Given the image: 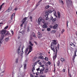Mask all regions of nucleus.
Here are the masks:
<instances>
[{
	"label": "nucleus",
	"instance_id": "nucleus-57",
	"mask_svg": "<svg viewBox=\"0 0 77 77\" xmlns=\"http://www.w3.org/2000/svg\"><path fill=\"white\" fill-rule=\"evenodd\" d=\"M31 77H34L33 75H31Z\"/></svg>",
	"mask_w": 77,
	"mask_h": 77
},
{
	"label": "nucleus",
	"instance_id": "nucleus-39",
	"mask_svg": "<svg viewBox=\"0 0 77 77\" xmlns=\"http://www.w3.org/2000/svg\"><path fill=\"white\" fill-rule=\"evenodd\" d=\"M45 60H46L47 61L48 60V58H47V57H45Z\"/></svg>",
	"mask_w": 77,
	"mask_h": 77
},
{
	"label": "nucleus",
	"instance_id": "nucleus-21",
	"mask_svg": "<svg viewBox=\"0 0 77 77\" xmlns=\"http://www.w3.org/2000/svg\"><path fill=\"white\" fill-rule=\"evenodd\" d=\"M29 44L31 46H33V44H32V43L30 41H29Z\"/></svg>",
	"mask_w": 77,
	"mask_h": 77
},
{
	"label": "nucleus",
	"instance_id": "nucleus-28",
	"mask_svg": "<svg viewBox=\"0 0 77 77\" xmlns=\"http://www.w3.org/2000/svg\"><path fill=\"white\" fill-rule=\"evenodd\" d=\"M9 38H6L5 39V41H6V42H8V41H9Z\"/></svg>",
	"mask_w": 77,
	"mask_h": 77
},
{
	"label": "nucleus",
	"instance_id": "nucleus-49",
	"mask_svg": "<svg viewBox=\"0 0 77 77\" xmlns=\"http://www.w3.org/2000/svg\"><path fill=\"white\" fill-rule=\"evenodd\" d=\"M63 72H65V69H63V70H62Z\"/></svg>",
	"mask_w": 77,
	"mask_h": 77
},
{
	"label": "nucleus",
	"instance_id": "nucleus-61",
	"mask_svg": "<svg viewBox=\"0 0 77 77\" xmlns=\"http://www.w3.org/2000/svg\"><path fill=\"white\" fill-rule=\"evenodd\" d=\"M68 23H69V22L68 21H67V26H68Z\"/></svg>",
	"mask_w": 77,
	"mask_h": 77
},
{
	"label": "nucleus",
	"instance_id": "nucleus-64",
	"mask_svg": "<svg viewBox=\"0 0 77 77\" xmlns=\"http://www.w3.org/2000/svg\"><path fill=\"white\" fill-rule=\"evenodd\" d=\"M75 33H76V35H77V31H76V32Z\"/></svg>",
	"mask_w": 77,
	"mask_h": 77
},
{
	"label": "nucleus",
	"instance_id": "nucleus-20",
	"mask_svg": "<svg viewBox=\"0 0 77 77\" xmlns=\"http://www.w3.org/2000/svg\"><path fill=\"white\" fill-rule=\"evenodd\" d=\"M20 48H19L17 50V53H18V54H20Z\"/></svg>",
	"mask_w": 77,
	"mask_h": 77
},
{
	"label": "nucleus",
	"instance_id": "nucleus-29",
	"mask_svg": "<svg viewBox=\"0 0 77 77\" xmlns=\"http://www.w3.org/2000/svg\"><path fill=\"white\" fill-rule=\"evenodd\" d=\"M12 9V7H10L8 8V10H10V11H11Z\"/></svg>",
	"mask_w": 77,
	"mask_h": 77
},
{
	"label": "nucleus",
	"instance_id": "nucleus-34",
	"mask_svg": "<svg viewBox=\"0 0 77 77\" xmlns=\"http://www.w3.org/2000/svg\"><path fill=\"white\" fill-rule=\"evenodd\" d=\"M75 56H73V58H72V61H74V59H75Z\"/></svg>",
	"mask_w": 77,
	"mask_h": 77
},
{
	"label": "nucleus",
	"instance_id": "nucleus-3",
	"mask_svg": "<svg viewBox=\"0 0 77 77\" xmlns=\"http://www.w3.org/2000/svg\"><path fill=\"white\" fill-rule=\"evenodd\" d=\"M44 70H45V67H43L42 69H40V73L41 75H43V72L44 71Z\"/></svg>",
	"mask_w": 77,
	"mask_h": 77
},
{
	"label": "nucleus",
	"instance_id": "nucleus-2",
	"mask_svg": "<svg viewBox=\"0 0 77 77\" xmlns=\"http://www.w3.org/2000/svg\"><path fill=\"white\" fill-rule=\"evenodd\" d=\"M45 12L46 14H47L45 16L44 18V20H45L46 21H47V20H49V18H48V16L49 12L48 11H46Z\"/></svg>",
	"mask_w": 77,
	"mask_h": 77
},
{
	"label": "nucleus",
	"instance_id": "nucleus-36",
	"mask_svg": "<svg viewBox=\"0 0 77 77\" xmlns=\"http://www.w3.org/2000/svg\"><path fill=\"white\" fill-rule=\"evenodd\" d=\"M57 48H57V47H55V50H56V53H57Z\"/></svg>",
	"mask_w": 77,
	"mask_h": 77
},
{
	"label": "nucleus",
	"instance_id": "nucleus-62",
	"mask_svg": "<svg viewBox=\"0 0 77 77\" xmlns=\"http://www.w3.org/2000/svg\"><path fill=\"white\" fill-rule=\"evenodd\" d=\"M27 2V3H29V2H30V1L29 0H28Z\"/></svg>",
	"mask_w": 77,
	"mask_h": 77
},
{
	"label": "nucleus",
	"instance_id": "nucleus-12",
	"mask_svg": "<svg viewBox=\"0 0 77 77\" xmlns=\"http://www.w3.org/2000/svg\"><path fill=\"white\" fill-rule=\"evenodd\" d=\"M5 70H4L1 73L0 75L1 77H3L5 74V73H4V72H5Z\"/></svg>",
	"mask_w": 77,
	"mask_h": 77
},
{
	"label": "nucleus",
	"instance_id": "nucleus-45",
	"mask_svg": "<svg viewBox=\"0 0 77 77\" xmlns=\"http://www.w3.org/2000/svg\"><path fill=\"white\" fill-rule=\"evenodd\" d=\"M26 64H24V68L25 69L26 68Z\"/></svg>",
	"mask_w": 77,
	"mask_h": 77
},
{
	"label": "nucleus",
	"instance_id": "nucleus-16",
	"mask_svg": "<svg viewBox=\"0 0 77 77\" xmlns=\"http://www.w3.org/2000/svg\"><path fill=\"white\" fill-rule=\"evenodd\" d=\"M15 13H13L12 14V15L11 16V20H12V18H13V17L14 16H15Z\"/></svg>",
	"mask_w": 77,
	"mask_h": 77
},
{
	"label": "nucleus",
	"instance_id": "nucleus-11",
	"mask_svg": "<svg viewBox=\"0 0 77 77\" xmlns=\"http://www.w3.org/2000/svg\"><path fill=\"white\" fill-rule=\"evenodd\" d=\"M58 26V25L57 24H56L53 27V29H56L57 28V26Z\"/></svg>",
	"mask_w": 77,
	"mask_h": 77
},
{
	"label": "nucleus",
	"instance_id": "nucleus-15",
	"mask_svg": "<svg viewBox=\"0 0 77 77\" xmlns=\"http://www.w3.org/2000/svg\"><path fill=\"white\" fill-rule=\"evenodd\" d=\"M57 14H58V18H60V12H58Z\"/></svg>",
	"mask_w": 77,
	"mask_h": 77
},
{
	"label": "nucleus",
	"instance_id": "nucleus-54",
	"mask_svg": "<svg viewBox=\"0 0 77 77\" xmlns=\"http://www.w3.org/2000/svg\"><path fill=\"white\" fill-rule=\"evenodd\" d=\"M14 10H15V11H17V10H18V8H16L14 9Z\"/></svg>",
	"mask_w": 77,
	"mask_h": 77
},
{
	"label": "nucleus",
	"instance_id": "nucleus-51",
	"mask_svg": "<svg viewBox=\"0 0 77 77\" xmlns=\"http://www.w3.org/2000/svg\"><path fill=\"white\" fill-rule=\"evenodd\" d=\"M29 28H27V32H29Z\"/></svg>",
	"mask_w": 77,
	"mask_h": 77
},
{
	"label": "nucleus",
	"instance_id": "nucleus-60",
	"mask_svg": "<svg viewBox=\"0 0 77 77\" xmlns=\"http://www.w3.org/2000/svg\"><path fill=\"white\" fill-rule=\"evenodd\" d=\"M23 24H24V23H22V24H21V25H20V26H21V27H23Z\"/></svg>",
	"mask_w": 77,
	"mask_h": 77
},
{
	"label": "nucleus",
	"instance_id": "nucleus-47",
	"mask_svg": "<svg viewBox=\"0 0 77 77\" xmlns=\"http://www.w3.org/2000/svg\"><path fill=\"white\" fill-rule=\"evenodd\" d=\"M42 0H40L38 2V3H40L41 2H42Z\"/></svg>",
	"mask_w": 77,
	"mask_h": 77
},
{
	"label": "nucleus",
	"instance_id": "nucleus-46",
	"mask_svg": "<svg viewBox=\"0 0 77 77\" xmlns=\"http://www.w3.org/2000/svg\"><path fill=\"white\" fill-rule=\"evenodd\" d=\"M48 65H50V64H51V63H50V62L48 61Z\"/></svg>",
	"mask_w": 77,
	"mask_h": 77
},
{
	"label": "nucleus",
	"instance_id": "nucleus-27",
	"mask_svg": "<svg viewBox=\"0 0 77 77\" xmlns=\"http://www.w3.org/2000/svg\"><path fill=\"white\" fill-rule=\"evenodd\" d=\"M38 38H41V37H42V34H40V35H38Z\"/></svg>",
	"mask_w": 77,
	"mask_h": 77
},
{
	"label": "nucleus",
	"instance_id": "nucleus-13",
	"mask_svg": "<svg viewBox=\"0 0 77 77\" xmlns=\"http://www.w3.org/2000/svg\"><path fill=\"white\" fill-rule=\"evenodd\" d=\"M57 57V53H56V54L55 55H54L53 57L54 60Z\"/></svg>",
	"mask_w": 77,
	"mask_h": 77
},
{
	"label": "nucleus",
	"instance_id": "nucleus-48",
	"mask_svg": "<svg viewBox=\"0 0 77 77\" xmlns=\"http://www.w3.org/2000/svg\"><path fill=\"white\" fill-rule=\"evenodd\" d=\"M3 5H4V4H2L1 5V6H0V8H2V6H3Z\"/></svg>",
	"mask_w": 77,
	"mask_h": 77
},
{
	"label": "nucleus",
	"instance_id": "nucleus-26",
	"mask_svg": "<svg viewBox=\"0 0 77 77\" xmlns=\"http://www.w3.org/2000/svg\"><path fill=\"white\" fill-rule=\"evenodd\" d=\"M18 58H17L16 59V63H18Z\"/></svg>",
	"mask_w": 77,
	"mask_h": 77
},
{
	"label": "nucleus",
	"instance_id": "nucleus-9",
	"mask_svg": "<svg viewBox=\"0 0 77 77\" xmlns=\"http://www.w3.org/2000/svg\"><path fill=\"white\" fill-rule=\"evenodd\" d=\"M53 42H52L51 43V44H52L53 45H56V44H57V43L56 42V40H53Z\"/></svg>",
	"mask_w": 77,
	"mask_h": 77
},
{
	"label": "nucleus",
	"instance_id": "nucleus-38",
	"mask_svg": "<svg viewBox=\"0 0 77 77\" xmlns=\"http://www.w3.org/2000/svg\"><path fill=\"white\" fill-rule=\"evenodd\" d=\"M29 18H30V19L31 20V21H32V16H30V17H29Z\"/></svg>",
	"mask_w": 77,
	"mask_h": 77
},
{
	"label": "nucleus",
	"instance_id": "nucleus-24",
	"mask_svg": "<svg viewBox=\"0 0 77 77\" xmlns=\"http://www.w3.org/2000/svg\"><path fill=\"white\" fill-rule=\"evenodd\" d=\"M39 69H40V68H38V69H36L38 73H40V72H39V71H40V70H39Z\"/></svg>",
	"mask_w": 77,
	"mask_h": 77
},
{
	"label": "nucleus",
	"instance_id": "nucleus-44",
	"mask_svg": "<svg viewBox=\"0 0 77 77\" xmlns=\"http://www.w3.org/2000/svg\"><path fill=\"white\" fill-rule=\"evenodd\" d=\"M40 77H45V75H41L40 76Z\"/></svg>",
	"mask_w": 77,
	"mask_h": 77
},
{
	"label": "nucleus",
	"instance_id": "nucleus-33",
	"mask_svg": "<svg viewBox=\"0 0 77 77\" xmlns=\"http://www.w3.org/2000/svg\"><path fill=\"white\" fill-rule=\"evenodd\" d=\"M23 48H22V52H21V56H22V55H23Z\"/></svg>",
	"mask_w": 77,
	"mask_h": 77
},
{
	"label": "nucleus",
	"instance_id": "nucleus-4",
	"mask_svg": "<svg viewBox=\"0 0 77 77\" xmlns=\"http://www.w3.org/2000/svg\"><path fill=\"white\" fill-rule=\"evenodd\" d=\"M29 51L28 52V53L27 54H29L32 51V46L29 45Z\"/></svg>",
	"mask_w": 77,
	"mask_h": 77
},
{
	"label": "nucleus",
	"instance_id": "nucleus-18",
	"mask_svg": "<svg viewBox=\"0 0 77 77\" xmlns=\"http://www.w3.org/2000/svg\"><path fill=\"white\" fill-rule=\"evenodd\" d=\"M50 8V6L49 5H48L45 7V9H47L48 8Z\"/></svg>",
	"mask_w": 77,
	"mask_h": 77
},
{
	"label": "nucleus",
	"instance_id": "nucleus-23",
	"mask_svg": "<svg viewBox=\"0 0 77 77\" xmlns=\"http://www.w3.org/2000/svg\"><path fill=\"white\" fill-rule=\"evenodd\" d=\"M60 60L61 61V62H63V61L65 60V59H64V58H61V59H60Z\"/></svg>",
	"mask_w": 77,
	"mask_h": 77
},
{
	"label": "nucleus",
	"instance_id": "nucleus-56",
	"mask_svg": "<svg viewBox=\"0 0 77 77\" xmlns=\"http://www.w3.org/2000/svg\"><path fill=\"white\" fill-rule=\"evenodd\" d=\"M40 60H37V61H36V62H37V63L39 62Z\"/></svg>",
	"mask_w": 77,
	"mask_h": 77
},
{
	"label": "nucleus",
	"instance_id": "nucleus-17",
	"mask_svg": "<svg viewBox=\"0 0 77 77\" xmlns=\"http://www.w3.org/2000/svg\"><path fill=\"white\" fill-rule=\"evenodd\" d=\"M31 36H33L34 38H35L36 37V35L35 34V33L34 32H32V35H31Z\"/></svg>",
	"mask_w": 77,
	"mask_h": 77
},
{
	"label": "nucleus",
	"instance_id": "nucleus-53",
	"mask_svg": "<svg viewBox=\"0 0 77 77\" xmlns=\"http://www.w3.org/2000/svg\"><path fill=\"white\" fill-rule=\"evenodd\" d=\"M49 13H51L52 12V11H49Z\"/></svg>",
	"mask_w": 77,
	"mask_h": 77
},
{
	"label": "nucleus",
	"instance_id": "nucleus-63",
	"mask_svg": "<svg viewBox=\"0 0 77 77\" xmlns=\"http://www.w3.org/2000/svg\"><path fill=\"white\" fill-rule=\"evenodd\" d=\"M75 53V55H74V56H76V53Z\"/></svg>",
	"mask_w": 77,
	"mask_h": 77
},
{
	"label": "nucleus",
	"instance_id": "nucleus-1",
	"mask_svg": "<svg viewBox=\"0 0 77 77\" xmlns=\"http://www.w3.org/2000/svg\"><path fill=\"white\" fill-rule=\"evenodd\" d=\"M6 30H3L1 31L2 38H0V46L1 45V44H2L3 42V39L4 38V35L6 34Z\"/></svg>",
	"mask_w": 77,
	"mask_h": 77
},
{
	"label": "nucleus",
	"instance_id": "nucleus-5",
	"mask_svg": "<svg viewBox=\"0 0 77 77\" xmlns=\"http://www.w3.org/2000/svg\"><path fill=\"white\" fill-rule=\"evenodd\" d=\"M51 49L53 50L54 52H55V49H54V45L51 44Z\"/></svg>",
	"mask_w": 77,
	"mask_h": 77
},
{
	"label": "nucleus",
	"instance_id": "nucleus-55",
	"mask_svg": "<svg viewBox=\"0 0 77 77\" xmlns=\"http://www.w3.org/2000/svg\"><path fill=\"white\" fill-rule=\"evenodd\" d=\"M38 64H39V65H41V63L40 62H39L38 63Z\"/></svg>",
	"mask_w": 77,
	"mask_h": 77
},
{
	"label": "nucleus",
	"instance_id": "nucleus-30",
	"mask_svg": "<svg viewBox=\"0 0 77 77\" xmlns=\"http://www.w3.org/2000/svg\"><path fill=\"white\" fill-rule=\"evenodd\" d=\"M47 31H51V29L50 28H47Z\"/></svg>",
	"mask_w": 77,
	"mask_h": 77
},
{
	"label": "nucleus",
	"instance_id": "nucleus-37",
	"mask_svg": "<svg viewBox=\"0 0 77 77\" xmlns=\"http://www.w3.org/2000/svg\"><path fill=\"white\" fill-rule=\"evenodd\" d=\"M35 68H34V67H33L32 68V72H34V70H35Z\"/></svg>",
	"mask_w": 77,
	"mask_h": 77
},
{
	"label": "nucleus",
	"instance_id": "nucleus-31",
	"mask_svg": "<svg viewBox=\"0 0 77 77\" xmlns=\"http://www.w3.org/2000/svg\"><path fill=\"white\" fill-rule=\"evenodd\" d=\"M6 33V34L5 35V36L6 35H9L10 34L9 32L8 31Z\"/></svg>",
	"mask_w": 77,
	"mask_h": 77
},
{
	"label": "nucleus",
	"instance_id": "nucleus-6",
	"mask_svg": "<svg viewBox=\"0 0 77 77\" xmlns=\"http://www.w3.org/2000/svg\"><path fill=\"white\" fill-rule=\"evenodd\" d=\"M50 20H51V21H52V22L53 23H54L56 20V18H54V19L52 17H50Z\"/></svg>",
	"mask_w": 77,
	"mask_h": 77
},
{
	"label": "nucleus",
	"instance_id": "nucleus-19",
	"mask_svg": "<svg viewBox=\"0 0 77 77\" xmlns=\"http://www.w3.org/2000/svg\"><path fill=\"white\" fill-rule=\"evenodd\" d=\"M42 19L41 18H39L38 20V23H40V22H41Z\"/></svg>",
	"mask_w": 77,
	"mask_h": 77
},
{
	"label": "nucleus",
	"instance_id": "nucleus-58",
	"mask_svg": "<svg viewBox=\"0 0 77 77\" xmlns=\"http://www.w3.org/2000/svg\"><path fill=\"white\" fill-rule=\"evenodd\" d=\"M77 50H76V51L74 52V53H77Z\"/></svg>",
	"mask_w": 77,
	"mask_h": 77
},
{
	"label": "nucleus",
	"instance_id": "nucleus-40",
	"mask_svg": "<svg viewBox=\"0 0 77 77\" xmlns=\"http://www.w3.org/2000/svg\"><path fill=\"white\" fill-rule=\"evenodd\" d=\"M65 32V30L64 29H63L61 31L62 33H63Z\"/></svg>",
	"mask_w": 77,
	"mask_h": 77
},
{
	"label": "nucleus",
	"instance_id": "nucleus-10",
	"mask_svg": "<svg viewBox=\"0 0 77 77\" xmlns=\"http://www.w3.org/2000/svg\"><path fill=\"white\" fill-rule=\"evenodd\" d=\"M27 17H25L22 20L23 24H24L25 23L26 21H27Z\"/></svg>",
	"mask_w": 77,
	"mask_h": 77
},
{
	"label": "nucleus",
	"instance_id": "nucleus-7",
	"mask_svg": "<svg viewBox=\"0 0 77 77\" xmlns=\"http://www.w3.org/2000/svg\"><path fill=\"white\" fill-rule=\"evenodd\" d=\"M44 25H43L42 26V27L43 28H44L45 29H46V28H47L48 27V26H47V24H48V23H45L44 24Z\"/></svg>",
	"mask_w": 77,
	"mask_h": 77
},
{
	"label": "nucleus",
	"instance_id": "nucleus-52",
	"mask_svg": "<svg viewBox=\"0 0 77 77\" xmlns=\"http://www.w3.org/2000/svg\"><path fill=\"white\" fill-rule=\"evenodd\" d=\"M61 3H62V4H63V1H62V0L61 1Z\"/></svg>",
	"mask_w": 77,
	"mask_h": 77
},
{
	"label": "nucleus",
	"instance_id": "nucleus-32",
	"mask_svg": "<svg viewBox=\"0 0 77 77\" xmlns=\"http://www.w3.org/2000/svg\"><path fill=\"white\" fill-rule=\"evenodd\" d=\"M60 65V61L58 60L57 62V66H59Z\"/></svg>",
	"mask_w": 77,
	"mask_h": 77
},
{
	"label": "nucleus",
	"instance_id": "nucleus-59",
	"mask_svg": "<svg viewBox=\"0 0 77 77\" xmlns=\"http://www.w3.org/2000/svg\"><path fill=\"white\" fill-rule=\"evenodd\" d=\"M38 35H40V34H41V33H40L39 32H38Z\"/></svg>",
	"mask_w": 77,
	"mask_h": 77
},
{
	"label": "nucleus",
	"instance_id": "nucleus-50",
	"mask_svg": "<svg viewBox=\"0 0 77 77\" xmlns=\"http://www.w3.org/2000/svg\"><path fill=\"white\" fill-rule=\"evenodd\" d=\"M25 51L27 52V51H28V49L26 48V50Z\"/></svg>",
	"mask_w": 77,
	"mask_h": 77
},
{
	"label": "nucleus",
	"instance_id": "nucleus-41",
	"mask_svg": "<svg viewBox=\"0 0 77 77\" xmlns=\"http://www.w3.org/2000/svg\"><path fill=\"white\" fill-rule=\"evenodd\" d=\"M8 28V26H7L4 28V29H7Z\"/></svg>",
	"mask_w": 77,
	"mask_h": 77
},
{
	"label": "nucleus",
	"instance_id": "nucleus-8",
	"mask_svg": "<svg viewBox=\"0 0 77 77\" xmlns=\"http://www.w3.org/2000/svg\"><path fill=\"white\" fill-rule=\"evenodd\" d=\"M39 55L41 56L39 57H38V59H44V57H43V56H42V54L40 53L39 54Z\"/></svg>",
	"mask_w": 77,
	"mask_h": 77
},
{
	"label": "nucleus",
	"instance_id": "nucleus-14",
	"mask_svg": "<svg viewBox=\"0 0 77 77\" xmlns=\"http://www.w3.org/2000/svg\"><path fill=\"white\" fill-rule=\"evenodd\" d=\"M48 71V68H46L45 69V73H47V72Z\"/></svg>",
	"mask_w": 77,
	"mask_h": 77
},
{
	"label": "nucleus",
	"instance_id": "nucleus-43",
	"mask_svg": "<svg viewBox=\"0 0 77 77\" xmlns=\"http://www.w3.org/2000/svg\"><path fill=\"white\" fill-rule=\"evenodd\" d=\"M57 48H58V49H59V44H58V45L57 46Z\"/></svg>",
	"mask_w": 77,
	"mask_h": 77
},
{
	"label": "nucleus",
	"instance_id": "nucleus-42",
	"mask_svg": "<svg viewBox=\"0 0 77 77\" xmlns=\"http://www.w3.org/2000/svg\"><path fill=\"white\" fill-rule=\"evenodd\" d=\"M74 45V47H75V45H74V44H73V43H71V44H70V45L71 46H72V45Z\"/></svg>",
	"mask_w": 77,
	"mask_h": 77
},
{
	"label": "nucleus",
	"instance_id": "nucleus-35",
	"mask_svg": "<svg viewBox=\"0 0 77 77\" xmlns=\"http://www.w3.org/2000/svg\"><path fill=\"white\" fill-rule=\"evenodd\" d=\"M66 2L67 5H68V2H69V0H66Z\"/></svg>",
	"mask_w": 77,
	"mask_h": 77
},
{
	"label": "nucleus",
	"instance_id": "nucleus-22",
	"mask_svg": "<svg viewBox=\"0 0 77 77\" xmlns=\"http://www.w3.org/2000/svg\"><path fill=\"white\" fill-rule=\"evenodd\" d=\"M56 32V31L53 30L51 31V33L54 34V33H55Z\"/></svg>",
	"mask_w": 77,
	"mask_h": 77
},
{
	"label": "nucleus",
	"instance_id": "nucleus-25",
	"mask_svg": "<svg viewBox=\"0 0 77 77\" xmlns=\"http://www.w3.org/2000/svg\"><path fill=\"white\" fill-rule=\"evenodd\" d=\"M41 21L43 23V24H45V23H45V21L43 19H42Z\"/></svg>",
	"mask_w": 77,
	"mask_h": 77
}]
</instances>
